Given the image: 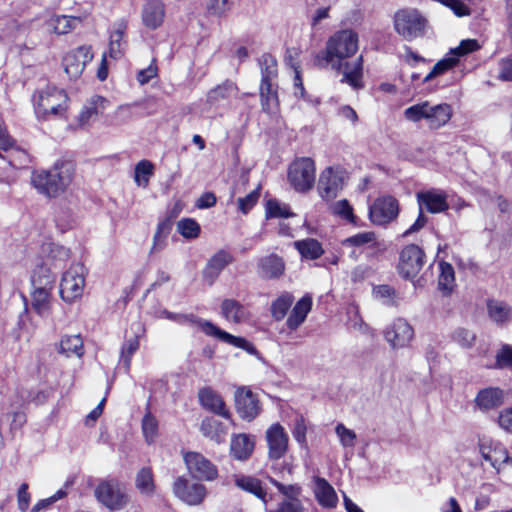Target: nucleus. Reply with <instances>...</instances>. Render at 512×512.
<instances>
[{"instance_id":"nucleus-1","label":"nucleus","mask_w":512,"mask_h":512,"mask_svg":"<svg viewBox=\"0 0 512 512\" xmlns=\"http://www.w3.org/2000/svg\"><path fill=\"white\" fill-rule=\"evenodd\" d=\"M357 50V33L350 29H344L334 33L327 40L323 53V59L326 63L330 64L332 69L342 72L341 83H346L355 90L364 87L362 81L363 58L359 56L352 61L347 59L352 57Z\"/></svg>"},{"instance_id":"nucleus-2","label":"nucleus","mask_w":512,"mask_h":512,"mask_svg":"<svg viewBox=\"0 0 512 512\" xmlns=\"http://www.w3.org/2000/svg\"><path fill=\"white\" fill-rule=\"evenodd\" d=\"M74 175V165L71 162H57L49 170L34 171L31 183L41 194L56 197L63 193L71 184Z\"/></svg>"},{"instance_id":"nucleus-3","label":"nucleus","mask_w":512,"mask_h":512,"mask_svg":"<svg viewBox=\"0 0 512 512\" xmlns=\"http://www.w3.org/2000/svg\"><path fill=\"white\" fill-rule=\"evenodd\" d=\"M161 314L166 319L175 321L179 324H190L192 326H198L206 335L215 337L222 342L241 348L250 354L256 353V348L254 345L247 341L245 338L234 336L220 329L212 322L197 318L193 314H176L167 310L162 311Z\"/></svg>"},{"instance_id":"nucleus-4","label":"nucleus","mask_w":512,"mask_h":512,"mask_svg":"<svg viewBox=\"0 0 512 512\" xmlns=\"http://www.w3.org/2000/svg\"><path fill=\"white\" fill-rule=\"evenodd\" d=\"M55 278L49 269L40 267L31 278V307L40 317H48L53 306V289Z\"/></svg>"},{"instance_id":"nucleus-5","label":"nucleus","mask_w":512,"mask_h":512,"mask_svg":"<svg viewBox=\"0 0 512 512\" xmlns=\"http://www.w3.org/2000/svg\"><path fill=\"white\" fill-rule=\"evenodd\" d=\"M33 100L37 116L46 118L49 115H62L66 110L68 96L62 89L47 86L36 92Z\"/></svg>"},{"instance_id":"nucleus-6","label":"nucleus","mask_w":512,"mask_h":512,"mask_svg":"<svg viewBox=\"0 0 512 512\" xmlns=\"http://www.w3.org/2000/svg\"><path fill=\"white\" fill-rule=\"evenodd\" d=\"M315 170V163L311 158H297L289 165L288 181L297 192H308L315 184Z\"/></svg>"},{"instance_id":"nucleus-7","label":"nucleus","mask_w":512,"mask_h":512,"mask_svg":"<svg viewBox=\"0 0 512 512\" xmlns=\"http://www.w3.org/2000/svg\"><path fill=\"white\" fill-rule=\"evenodd\" d=\"M425 23L426 20L416 9H402L394 16V28L406 40L423 35Z\"/></svg>"},{"instance_id":"nucleus-8","label":"nucleus","mask_w":512,"mask_h":512,"mask_svg":"<svg viewBox=\"0 0 512 512\" xmlns=\"http://www.w3.org/2000/svg\"><path fill=\"white\" fill-rule=\"evenodd\" d=\"M85 287V267L82 264L72 265L62 276L60 296L63 301L72 303L83 295Z\"/></svg>"},{"instance_id":"nucleus-9","label":"nucleus","mask_w":512,"mask_h":512,"mask_svg":"<svg viewBox=\"0 0 512 512\" xmlns=\"http://www.w3.org/2000/svg\"><path fill=\"white\" fill-rule=\"evenodd\" d=\"M425 263L424 251L415 244L405 246L399 255L398 273L406 279L411 280L416 277Z\"/></svg>"},{"instance_id":"nucleus-10","label":"nucleus","mask_w":512,"mask_h":512,"mask_svg":"<svg viewBox=\"0 0 512 512\" xmlns=\"http://www.w3.org/2000/svg\"><path fill=\"white\" fill-rule=\"evenodd\" d=\"M345 172L340 167H327L319 176L317 190L319 196L325 201H331L337 197L343 189Z\"/></svg>"},{"instance_id":"nucleus-11","label":"nucleus","mask_w":512,"mask_h":512,"mask_svg":"<svg viewBox=\"0 0 512 512\" xmlns=\"http://www.w3.org/2000/svg\"><path fill=\"white\" fill-rule=\"evenodd\" d=\"M99 502L111 510L122 509L128 503L123 487L115 480L101 482L95 490Z\"/></svg>"},{"instance_id":"nucleus-12","label":"nucleus","mask_w":512,"mask_h":512,"mask_svg":"<svg viewBox=\"0 0 512 512\" xmlns=\"http://www.w3.org/2000/svg\"><path fill=\"white\" fill-rule=\"evenodd\" d=\"M184 462L194 479L214 481L218 477L217 466L201 453L192 451L185 453Z\"/></svg>"},{"instance_id":"nucleus-13","label":"nucleus","mask_w":512,"mask_h":512,"mask_svg":"<svg viewBox=\"0 0 512 512\" xmlns=\"http://www.w3.org/2000/svg\"><path fill=\"white\" fill-rule=\"evenodd\" d=\"M479 452L481 457L499 472L504 465L512 466V457L508 450L500 443L491 439L479 440Z\"/></svg>"},{"instance_id":"nucleus-14","label":"nucleus","mask_w":512,"mask_h":512,"mask_svg":"<svg viewBox=\"0 0 512 512\" xmlns=\"http://www.w3.org/2000/svg\"><path fill=\"white\" fill-rule=\"evenodd\" d=\"M93 57L94 54L90 45H82L69 51L63 58L66 74L71 79L79 78Z\"/></svg>"},{"instance_id":"nucleus-15","label":"nucleus","mask_w":512,"mask_h":512,"mask_svg":"<svg viewBox=\"0 0 512 512\" xmlns=\"http://www.w3.org/2000/svg\"><path fill=\"white\" fill-rule=\"evenodd\" d=\"M414 337V329L404 318L394 319L384 330V338L393 349L407 347Z\"/></svg>"},{"instance_id":"nucleus-16","label":"nucleus","mask_w":512,"mask_h":512,"mask_svg":"<svg viewBox=\"0 0 512 512\" xmlns=\"http://www.w3.org/2000/svg\"><path fill=\"white\" fill-rule=\"evenodd\" d=\"M173 493L188 505H199L206 497L207 489L201 483H193L184 477H178L173 483Z\"/></svg>"},{"instance_id":"nucleus-17","label":"nucleus","mask_w":512,"mask_h":512,"mask_svg":"<svg viewBox=\"0 0 512 512\" xmlns=\"http://www.w3.org/2000/svg\"><path fill=\"white\" fill-rule=\"evenodd\" d=\"M399 213L398 202L391 196L378 198L369 208L370 220L376 225H386L393 221Z\"/></svg>"},{"instance_id":"nucleus-18","label":"nucleus","mask_w":512,"mask_h":512,"mask_svg":"<svg viewBox=\"0 0 512 512\" xmlns=\"http://www.w3.org/2000/svg\"><path fill=\"white\" fill-rule=\"evenodd\" d=\"M265 438L268 446L269 459L278 460L286 454L289 436L283 426L279 423L272 424L266 430Z\"/></svg>"},{"instance_id":"nucleus-19","label":"nucleus","mask_w":512,"mask_h":512,"mask_svg":"<svg viewBox=\"0 0 512 512\" xmlns=\"http://www.w3.org/2000/svg\"><path fill=\"white\" fill-rule=\"evenodd\" d=\"M234 399L236 410L242 419L251 421L259 414V401L250 389L246 387L238 388Z\"/></svg>"},{"instance_id":"nucleus-20","label":"nucleus","mask_w":512,"mask_h":512,"mask_svg":"<svg viewBox=\"0 0 512 512\" xmlns=\"http://www.w3.org/2000/svg\"><path fill=\"white\" fill-rule=\"evenodd\" d=\"M166 7L161 0H148L141 9V19L143 25L150 29L160 28L165 20Z\"/></svg>"},{"instance_id":"nucleus-21","label":"nucleus","mask_w":512,"mask_h":512,"mask_svg":"<svg viewBox=\"0 0 512 512\" xmlns=\"http://www.w3.org/2000/svg\"><path fill=\"white\" fill-rule=\"evenodd\" d=\"M417 201L421 210L425 208L433 214L444 212L449 208L447 194L436 189L418 192Z\"/></svg>"},{"instance_id":"nucleus-22","label":"nucleus","mask_w":512,"mask_h":512,"mask_svg":"<svg viewBox=\"0 0 512 512\" xmlns=\"http://www.w3.org/2000/svg\"><path fill=\"white\" fill-rule=\"evenodd\" d=\"M88 14L79 16H67L53 14L46 20L48 29L56 35H66L82 24Z\"/></svg>"},{"instance_id":"nucleus-23","label":"nucleus","mask_w":512,"mask_h":512,"mask_svg":"<svg viewBox=\"0 0 512 512\" xmlns=\"http://www.w3.org/2000/svg\"><path fill=\"white\" fill-rule=\"evenodd\" d=\"M233 262V256L226 250H219L207 262L203 277L209 285H212L220 273Z\"/></svg>"},{"instance_id":"nucleus-24","label":"nucleus","mask_w":512,"mask_h":512,"mask_svg":"<svg viewBox=\"0 0 512 512\" xmlns=\"http://www.w3.org/2000/svg\"><path fill=\"white\" fill-rule=\"evenodd\" d=\"M198 399L202 407L206 410H209L226 419L231 417V414L226 409L221 395L211 387L201 388L198 392Z\"/></svg>"},{"instance_id":"nucleus-25","label":"nucleus","mask_w":512,"mask_h":512,"mask_svg":"<svg viewBox=\"0 0 512 512\" xmlns=\"http://www.w3.org/2000/svg\"><path fill=\"white\" fill-rule=\"evenodd\" d=\"M255 448V439L245 433L234 434L230 442V455L238 461L248 460Z\"/></svg>"},{"instance_id":"nucleus-26","label":"nucleus","mask_w":512,"mask_h":512,"mask_svg":"<svg viewBox=\"0 0 512 512\" xmlns=\"http://www.w3.org/2000/svg\"><path fill=\"white\" fill-rule=\"evenodd\" d=\"M284 271L285 263L283 259L276 254H270L258 260V274L263 279L279 278L284 274Z\"/></svg>"},{"instance_id":"nucleus-27","label":"nucleus","mask_w":512,"mask_h":512,"mask_svg":"<svg viewBox=\"0 0 512 512\" xmlns=\"http://www.w3.org/2000/svg\"><path fill=\"white\" fill-rule=\"evenodd\" d=\"M152 106H154V103L147 100L121 105L117 108L115 117L122 123L130 121L134 117H145L155 112V109L147 111Z\"/></svg>"},{"instance_id":"nucleus-28","label":"nucleus","mask_w":512,"mask_h":512,"mask_svg":"<svg viewBox=\"0 0 512 512\" xmlns=\"http://www.w3.org/2000/svg\"><path fill=\"white\" fill-rule=\"evenodd\" d=\"M221 315L229 322L239 324L250 317L248 308L235 299H224L221 303Z\"/></svg>"},{"instance_id":"nucleus-29","label":"nucleus","mask_w":512,"mask_h":512,"mask_svg":"<svg viewBox=\"0 0 512 512\" xmlns=\"http://www.w3.org/2000/svg\"><path fill=\"white\" fill-rule=\"evenodd\" d=\"M504 393L499 388L489 387L480 390L475 398L476 406L483 412L496 409L503 404Z\"/></svg>"},{"instance_id":"nucleus-30","label":"nucleus","mask_w":512,"mask_h":512,"mask_svg":"<svg viewBox=\"0 0 512 512\" xmlns=\"http://www.w3.org/2000/svg\"><path fill=\"white\" fill-rule=\"evenodd\" d=\"M314 494L322 507L334 508L338 503V497L334 488L324 478H314Z\"/></svg>"},{"instance_id":"nucleus-31","label":"nucleus","mask_w":512,"mask_h":512,"mask_svg":"<svg viewBox=\"0 0 512 512\" xmlns=\"http://www.w3.org/2000/svg\"><path fill=\"white\" fill-rule=\"evenodd\" d=\"M234 483L239 489L253 494L265 505L267 504V492L260 479L249 475L238 474L234 475Z\"/></svg>"},{"instance_id":"nucleus-32","label":"nucleus","mask_w":512,"mask_h":512,"mask_svg":"<svg viewBox=\"0 0 512 512\" xmlns=\"http://www.w3.org/2000/svg\"><path fill=\"white\" fill-rule=\"evenodd\" d=\"M312 308V298L309 295L303 296L293 307L291 314L287 319V326L291 330H296L306 319Z\"/></svg>"},{"instance_id":"nucleus-33","label":"nucleus","mask_w":512,"mask_h":512,"mask_svg":"<svg viewBox=\"0 0 512 512\" xmlns=\"http://www.w3.org/2000/svg\"><path fill=\"white\" fill-rule=\"evenodd\" d=\"M427 115V124L431 129H438L444 126L452 116L451 106L444 103L438 105H431Z\"/></svg>"},{"instance_id":"nucleus-34","label":"nucleus","mask_w":512,"mask_h":512,"mask_svg":"<svg viewBox=\"0 0 512 512\" xmlns=\"http://www.w3.org/2000/svg\"><path fill=\"white\" fill-rule=\"evenodd\" d=\"M58 352L64 354L66 357L76 356L81 357L84 354L83 340L80 335H66L63 336L60 343Z\"/></svg>"},{"instance_id":"nucleus-35","label":"nucleus","mask_w":512,"mask_h":512,"mask_svg":"<svg viewBox=\"0 0 512 512\" xmlns=\"http://www.w3.org/2000/svg\"><path fill=\"white\" fill-rule=\"evenodd\" d=\"M294 246L303 258L310 260L320 258L324 253L321 244L312 238L295 241Z\"/></svg>"},{"instance_id":"nucleus-36","label":"nucleus","mask_w":512,"mask_h":512,"mask_svg":"<svg viewBox=\"0 0 512 512\" xmlns=\"http://www.w3.org/2000/svg\"><path fill=\"white\" fill-rule=\"evenodd\" d=\"M487 310L489 317L498 324H504L511 319V308L502 301L489 300L487 302Z\"/></svg>"},{"instance_id":"nucleus-37","label":"nucleus","mask_w":512,"mask_h":512,"mask_svg":"<svg viewBox=\"0 0 512 512\" xmlns=\"http://www.w3.org/2000/svg\"><path fill=\"white\" fill-rule=\"evenodd\" d=\"M262 108L266 112H272L278 105L277 93L272 89L271 80L264 76L260 85Z\"/></svg>"},{"instance_id":"nucleus-38","label":"nucleus","mask_w":512,"mask_h":512,"mask_svg":"<svg viewBox=\"0 0 512 512\" xmlns=\"http://www.w3.org/2000/svg\"><path fill=\"white\" fill-rule=\"evenodd\" d=\"M377 244L376 234L372 231L360 232L342 241L344 247L373 248Z\"/></svg>"},{"instance_id":"nucleus-39","label":"nucleus","mask_w":512,"mask_h":512,"mask_svg":"<svg viewBox=\"0 0 512 512\" xmlns=\"http://www.w3.org/2000/svg\"><path fill=\"white\" fill-rule=\"evenodd\" d=\"M440 274L438 277V287L446 295L450 294L455 286L454 268L447 262L439 263Z\"/></svg>"},{"instance_id":"nucleus-40","label":"nucleus","mask_w":512,"mask_h":512,"mask_svg":"<svg viewBox=\"0 0 512 512\" xmlns=\"http://www.w3.org/2000/svg\"><path fill=\"white\" fill-rule=\"evenodd\" d=\"M127 24L121 21L117 24V28L110 35L109 42V57L113 59H119L123 55V37Z\"/></svg>"},{"instance_id":"nucleus-41","label":"nucleus","mask_w":512,"mask_h":512,"mask_svg":"<svg viewBox=\"0 0 512 512\" xmlns=\"http://www.w3.org/2000/svg\"><path fill=\"white\" fill-rule=\"evenodd\" d=\"M135 485L141 494L152 496L156 488L152 470L148 467L142 468L136 475Z\"/></svg>"},{"instance_id":"nucleus-42","label":"nucleus","mask_w":512,"mask_h":512,"mask_svg":"<svg viewBox=\"0 0 512 512\" xmlns=\"http://www.w3.org/2000/svg\"><path fill=\"white\" fill-rule=\"evenodd\" d=\"M200 430L205 437L217 443H221L224 440L225 431L223 425L213 418H205L201 423Z\"/></svg>"},{"instance_id":"nucleus-43","label":"nucleus","mask_w":512,"mask_h":512,"mask_svg":"<svg viewBox=\"0 0 512 512\" xmlns=\"http://www.w3.org/2000/svg\"><path fill=\"white\" fill-rule=\"evenodd\" d=\"M373 295L385 306L397 307L399 305L398 293L389 285H379L374 287Z\"/></svg>"},{"instance_id":"nucleus-44","label":"nucleus","mask_w":512,"mask_h":512,"mask_svg":"<svg viewBox=\"0 0 512 512\" xmlns=\"http://www.w3.org/2000/svg\"><path fill=\"white\" fill-rule=\"evenodd\" d=\"M236 92V85L231 81H226L208 92L207 101L210 104H215L220 100L227 99L235 95Z\"/></svg>"},{"instance_id":"nucleus-45","label":"nucleus","mask_w":512,"mask_h":512,"mask_svg":"<svg viewBox=\"0 0 512 512\" xmlns=\"http://www.w3.org/2000/svg\"><path fill=\"white\" fill-rule=\"evenodd\" d=\"M458 61H459V59H457L456 57H453L449 53L446 57H444L443 59L439 60L434 65L432 70L424 77L423 82L424 83L425 82H429L432 79H434L435 77H438V76L444 74L448 70H450L453 67H455L458 64Z\"/></svg>"},{"instance_id":"nucleus-46","label":"nucleus","mask_w":512,"mask_h":512,"mask_svg":"<svg viewBox=\"0 0 512 512\" xmlns=\"http://www.w3.org/2000/svg\"><path fill=\"white\" fill-rule=\"evenodd\" d=\"M293 301L294 298L289 293H285L279 296L271 305L272 316L276 320L283 319L288 309L291 307Z\"/></svg>"},{"instance_id":"nucleus-47","label":"nucleus","mask_w":512,"mask_h":512,"mask_svg":"<svg viewBox=\"0 0 512 512\" xmlns=\"http://www.w3.org/2000/svg\"><path fill=\"white\" fill-rule=\"evenodd\" d=\"M428 109L429 102L424 101L406 108L404 110V117L406 120L411 122H419L421 120L427 121Z\"/></svg>"},{"instance_id":"nucleus-48","label":"nucleus","mask_w":512,"mask_h":512,"mask_svg":"<svg viewBox=\"0 0 512 512\" xmlns=\"http://www.w3.org/2000/svg\"><path fill=\"white\" fill-rule=\"evenodd\" d=\"M152 173L153 164L148 160H142L135 167L134 180L138 186L146 187Z\"/></svg>"},{"instance_id":"nucleus-49","label":"nucleus","mask_w":512,"mask_h":512,"mask_svg":"<svg viewBox=\"0 0 512 512\" xmlns=\"http://www.w3.org/2000/svg\"><path fill=\"white\" fill-rule=\"evenodd\" d=\"M293 216L289 207L277 200H269L266 203V218H289Z\"/></svg>"},{"instance_id":"nucleus-50","label":"nucleus","mask_w":512,"mask_h":512,"mask_svg":"<svg viewBox=\"0 0 512 512\" xmlns=\"http://www.w3.org/2000/svg\"><path fill=\"white\" fill-rule=\"evenodd\" d=\"M178 232L187 239L197 238L200 234L199 224L191 218H185L177 223Z\"/></svg>"},{"instance_id":"nucleus-51","label":"nucleus","mask_w":512,"mask_h":512,"mask_svg":"<svg viewBox=\"0 0 512 512\" xmlns=\"http://www.w3.org/2000/svg\"><path fill=\"white\" fill-rule=\"evenodd\" d=\"M270 482L278 489V491L285 497L283 500H300L302 488L298 484L284 485L281 482L270 478Z\"/></svg>"},{"instance_id":"nucleus-52","label":"nucleus","mask_w":512,"mask_h":512,"mask_svg":"<svg viewBox=\"0 0 512 512\" xmlns=\"http://www.w3.org/2000/svg\"><path fill=\"white\" fill-rule=\"evenodd\" d=\"M335 433L344 448H354L357 435L353 430L348 429L343 423H338L335 427Z\"/></svg>"},{"instance_id":"nucleus-53","label":"nucleus","mask_w":512,"mask_h":512,"mask_svg":"<svg viewBox=\"0 0 512 512\" xmlns=\"http://www.w3.org/2000/svg\"><path fill=\"white\" fill-rule=\"evenodd\" d=\"M104 102L105 99L100 96L93 97L91 101L86 106H84L79 115L80 124L85 125L90 121L91 118L96 116L98 114V105L103 104Z\"/></svg>"},{"instance_id":"nucleus-54","label":"nucleus","mask_w":512,"mask_h":512,"mask_svg":"<svg viewBox=\"0 0 512 512\" xmlns=\"http://www.w3.org/2000/svg\"><path fill=\"white\" fill-rule=\"evenodd\" d=\"M259 198L260 188L258 187L247 194L245 197H240L237 199L238 210L244 215L248 214L257 204Z\"/></svg>"},{"instance_id":"nucleus-55","label":"nucleus","mask_w":512,"mask_h":512,"mask_svg":"<svg viewBox=\"0 0 512 512\" xmlns=\"http://www.w3.org/2000/svg\"><path fill=\"white\" fill-rule=\"evenodd\" d=\"M170 226L166 222H161L158 224L156 232L153 237V245L151 247V253L159 252L161 251L166 243L165 239L167 238L169 234Z\"/></svg>"},{"instance_id":"nucleus-56","label":"nucleus","mask_w":512,"mask_h":512,"mask_svg":"<svg viewBox=\"0 0 512 512\" xmlns=\"http://www.w3.org/2000/svg\"><path fill=\"white\" fill-rule=\"evenodd\" d=\"M142 430L146 441L152 443L157 436L158 421L151 413H147L144 416L142 420Z\"/></svg>"},{"instance_id":"nucleus-57","label":"nucleus","mask_w":512,"mask_h":512,"mask_svg":"<svg viewBox=\"0 0 512 512\" xmlns=\"http://www.w3.org/2000/svg\"><path fill=\"white\" fill-rule=\"evenodd\" d=\"M6 28L2 30L1 38H11L16 39L20 34H25L27 32V27L25 24L18 23L13 19H5L4 20Z\"/></svg>"},{"instance_id":"nucleus-58","label":"nucleus","mask_w":512,"mask_h":512,"mask_svg":"<svg viewBox=\"0 0 512 512\" xmlns=\"http://www.w3.org/2000/svg\"><path fill=\"white\" fill-rule=\"evenodd\" d=\"M139 348V339L138 337L131 338L127 340L121 349L120 359L123 362V365L126 370L130 368L131 357Z\"/></svg>"},{"instance_id":"nucleus-59","label":"nucleus","mask_w":512,"mask_h":512,"mask_svg":"<svg viewBox=\"0 0 512 512\" xmlns=\"http://www.w3.org/2000/svg\"><path fill=\"white\" fill-rule=\"evenodd\" d=\"M480 48L477 40L475 39H466L462 40L458 47L450 50V55L456 57L457 59L461 56H465L471 52H474Z\"/></svg>"},{"instance_id":"nucleus-60","label":"nucleus","mask_w":512,"mask_h":512,"mask_svg":"<svg viewBox=\"0 0 512 512\" xmlns=\"http://www.w3.org/2000/svg\"><path fill=\"white\" fill-rule=\"evenodd\" d=\"M259 64L261 66L262 78L268 76V79L271 80L277 71L276 59L270 54H264L260 57Z\"/></svg>"},{"instance_id":"nucleus-61","label":"nucleus","mask_w":512,"mask_h":512,"mask_svg":"<svg viewBox=\"0 0 512 512\" xmlns=\"http://www.w3.org/2000/svg\"><path fill=\"white\" fill-rule=\"evenodd\" d=\"M332 209L334 214L348 220L351 223H355L353 208L346 199L336 202Z\"/></svg>"},{"instance_id":"nucleus-62","label":"nucleus","mask_w":512,"mask_h":512,"mask_svg":"<svg viewBox=\"0 0 512 512\" xmlns=\"http://www.w3.org/2000/svg\"><path fill=\"white\" fill-rule=\"evenodd\" d=\"M206 7L211 15L221 17L230 10L229 0H206Z\"/></svg>"},{"instance_id":"nucleus-63","label":"nucleus","mask_w":512,"mask_h":512,"mask_svg":"<svg viewBox=\"0 0 512 512\" xmlns=\"http://www.w3.org/2000/svg\"><path fill=\"white\" fill-rule=\"evenodd\" d=\"M453 339L462 347L470 348L474 344L476 337L471 331L464 328H458L453 333Z\"/></svg>"},{"instance_id":"nucleus-64","label":"nucleus","mask_w":512,"mask_h":512,"mask_svg":"<svg viewBox=\"0 0 512 512\" xmlns=\"http://www.w3.org/2000/svg\"><path fill=\"white\" fill-rule=\"evenodd\" d=\"M301 500H282L274 512H303Z\"/></svg>"}]
</instances>
